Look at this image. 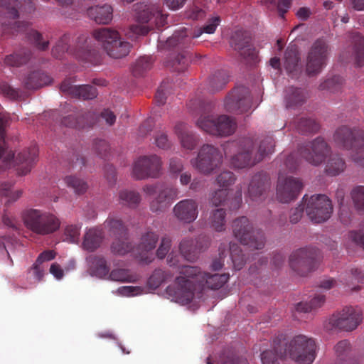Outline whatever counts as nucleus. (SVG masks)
Instances as JSON below:
<instances>
[{
    "label": "nucleus",
    "instance_id": "39448f33",
    "mask_svg": "<svg viewBox=\"0 0 364 364\" xmlns=\"http://www.w3.org/2000/svg\"><path fill=\"white\" fill-rule=\"evenodd\" d=\"M188 106L190 109L200 113L196 125L201 130L212 135L226 136L232 134L237 127L235 120L228 115H209L212 105L202 99H191Z\"/></svg>",
    "mask_w": 364,
    "mask_h": 364
},
{
    "label": "nucleus",
    "instance_id": "2eb2a0df",
    "mask_svg": "<svg viewBox=\"0 0 364 364\" xmlns=\"http://www.w3.org/2000/svg\"><path fill=\"white\" fill-rule=\"evenodd\" d=\"M331 148L322 136H317L299 146L298 152L301 158L315 166L321 165L331 154Z\"/></svg>",
    "mask_w": 364,
    "mask_h": 364
},
{
    "label": "nucleus",
    "instance_id": "7c9ffc66",
    "mask_svg": "<svg viewBox=\"0 0 364 364\" xmlns=\"http://www.w3.org/2000/svg\"><path fill=\"white\" fill-rule=\"evenodd\" d=\"M97 116L91 112H82L70 114L63 118L62 124L68 127L82 129L85 127H92L95 123Z\"/></svg>",
    "mask_w": 364,
    "mask_h": 364
},
{
    "label": "nucleus",
    "instance_id": "58836bf2",
    "mask_svg": "<svg viewBox=\"0 0 364 364\" xmlns=\"http://www.w3.org/2000/svg\"><path fill=\"white\" fill-rule=\"evenodd\" d=\"M90 274L99 278H104L109 274V268L106 259L102 256L93 255L88 258Z\"/></svg>",
    "mask_w": 364,
    "mask_h": 364
},
{
    "label": "nucleus",
    "instance_id": "6e6d98bb",
    "mask_svg": "<svg viewBox=\"0 0 364 364\" xmlns=\"http://www.w3.org/2000/svg\"><path fill=\"white\" fill-rule=\"evenodd\" d=\"M347 240L364 250V220L360 223L358 230H353L348 232Z\"/></svg>",
    "mask_w": 364,
    "mask_h": 364
},
{
    "label": "nucleus",
    "instance_id": "a19ab883",
    "mask_svg": "<svg viewBox=\"0 0 364 364\" xmlns=\"http://www.w3.org/2000/svg\"><path fill=\"white\" fill-rule=\"evenodd\" d=\"M336 360L335 364H354L350 356V343L347 340L339 341L335 346Z\"/></svg>",
    "mask_w": 364,
    "mask_h": 364
},
{
    "label": "nucleus",
    "instance_id": "49530a36",
    "mask_svg": "<svg viewBox=\"0 0 364 364\" xmlns=\"http://www.w3.org/2000/svg\"><path fill=\"white\" fill-rule=\"evenodd\" d=\"M346 169L345 161L338 155L331 156L325 166V172L331 176L339 175Z\"/></svg>",
    "mask_w": 364,
    "mask_h": 364
},
{
    "label": "nucleus",
    "instance_id": "473e14b6",
    "mask_svg": "<svg viewBox=\"0 0 364 364\" xmlns=\"http://www.w3.org/2000/svg\"><path fill=\"white\" fill-rule=\"evenodd\" d=\"M299 60L298 47L296 45L288 46L284 54V68L291 77H296L301 72Z\"/></svg>",
    "mask_w": 364,
    "mask_h": 364
},
{
    "label": "nucleus",
    "instance_id": "052dcab7",
    "mask_svg": "<svg viewBox=\"0 0 364 364\" xmlns=\"http://www.w3.org/2000/svg\"><path fill=\"white\" fill-rule=\"evenodd\" d=\"M109 279L120 282H132L135 281L134 276L129 274L128 269H115L109 274Z\"/></svg>",
    "mask_w": 364,
    "mask_h": 364
},
{
    "label": "nucleus",
    "instance_id": "69168bd1",
    "mask_svg": "<svg viewBox=\"0 0 364 364\" xmlns=\"http://www.w3.org/2000/svg\"><path fill=\"white\" fill-rule=\"evenodd\" d=\"M171 247V239L168 236L161 238L159 247L156 250V257L162 259L165 258Z\"/></svg>",
    "mask_w": 364,
    "mask_h": 364
},
{
    "label": "nucleus",
    "instance_id": "f3484780",
    "mask_svg": "<svg viewBox=\"0 0 364 364\" xmlns=\"http://www.w3.org/2000/svg\"><path fill=\"white\" fill-rule=\"evenodd\" d=\"M220 22V17L215 16L210 19L205 26L200 28L193 33L188 32L185 28L177 31L171 37L166 40V46L168 48H173L176 47L178 48H183L188 47L191 43L192 38L199 37L203 32L208 34L213 33Z\"/></svg>",
    "mask_w": 364,
    "mask_h": 364
},
{
    "label": "nucleus",
    "instance_id": "0eeeda50",
    "mask_svg": "<svg viewBox=\"0 0 364 364\" xmlns=\"http://www.w3.org/2000/svg\"><path fill=\"white\" fill-rule=\"evenodd\" d=\"M25 227L38 235H51L60 229L61 222L53 213L36 208H28L22 213Z\"/></svg>",
    "mask_w": 364,
    "mask_h": 364
},
{
    "label": "nucleus",
    "instance_id": "e433bc0d",
    "mask_svg": "<svg viewBox=\"0 0 364 364\" xmlns=\"http://www.w3.org/2000/svg\"><path fill=\"white\" fill-rule=\"evenodd\" d=\"M50 82V76L41 71L31 72L23 80V86L28 90L38 89L48 85Z\"/></svg>",
    "mask_w": 364,
    "mask_h": 364
},
{
    "label": "nucleus",
    "instance_id": "680f3d73",
    "mask_svg": "<svg viewBox=\"0 0 364 364\" xmlns=\"http://www.w3.org/2000/svg\"><path fill=\"white\" fill-rule=\"evenodd\" d=\"M190 58L187 53L178 54L171 62V66L175 71L184 72L189 65Z\"/></svg>",
    "mask_w": 364,
    "mask_h": 364
},
{
    "label": "nucleus",
    "instance_id": "dca6fc26",
    "mask_svg": "<svg viewBox=\"0 0 364 364\" xmlns=\"http://www.w3.org/2000/svg\"><path fill=\"white\" fill-rule=\"evenodd\" d=\"M333 141L340 147L358 153L364 150V131L343 125L333 136Z\"/></svg>",
    "mask_w": 364,
    "mask_h": 364
},
{
    "label": "nucleus",
    "instance_id": "bf43d9fd",
    "mask_svg": "<svg viewBox=\"0 0 364 364\" xmlns=\"http://www.w3.org/2000/svg\"><path fill=\"white\" fill-rule=\"evenodd\" d=\"M236 177L235 174L230 171H224L217 176L215 179L216 184L222 189H226L235 183Z\"/></svg>",
    "mask_w": 364,
    "mask_h": 364
},
{
    "label": "nucleus",
    "instance_id": "5fc2aeb1",
    "mask_svg": "<svg viewBox=\"0 0 364 364\" xmlns=\"http://www.w3.org/2000/svg\"><path fill=\"white\" fill-rule=\"evenodd\" d=\"M152 66V58L150 56L139 58L132 67V73L135 77H141Z\"/></svg>",
    "mask_w": 364,
    "mask_h": 364
},
{
    "label": "nucleus",
    "instance_id": "4d7b16f0",
    "mask_svg": "<svg viewBox=\"0 0 364 364\" xmlns=\"http://www.w3.org/2000/svg\"><path fill=\"white\" fill-rule=\"evenodd\" d=\"M350 196L355 209L358 211H364V186H354L350 191Z\"/></svg>",
    "mask_w": 364,
    "mask_h": 364
},
{
    "label": "nucleus",
    "instance_id": "8fccbe9b",
    "mask_svg": "<svg viewBox=\"0 0 364 364\" xmlns=\"http://www.w3.org/2000/svg\"><path fill=\"white\" fill-rule=\"evenodd\" d=\"M230 254L235 270H240L246 262V258L242 252L240 247L236 243H230Z\"/></svg>",
    "mask_w": 364,
    "mask_h": 364
},
{
    "label": "nucleus",
    "instance_id": "a211bd4d",
    "mask_svg": "<svg viewBox=\"0 0 364 364\" xmlns=\"http://www.w3.org/2000/svg\"><path fill=\"white\" fill-rule=\"evenodd\" d=\"M328 45L323 39L316 40L307 55L306 72L309 76H314L321 72L326 65Z\"/></svg>",
    "mask_w": 364,
    "mask_h": 364
},
{
    "label": "nucleus",
    "instance_id": "f257e3e1",
    "mask_svg": "<svg viewBox=\"0 0 364 364\" xmlns=\"http://www.w3.org/2000/svg\"><path fill=\"white\" fill-rule=\"evenodd\" d=\"M228 274L202 272L196 266H183L176 277L174 284L167 287V295L176 303L188 304L193 299L197 288L207 287L210 289L221 288L228 280Z\"/></svg>",
    "mask_w": 364,
    "mask_h": 364
},
{
    "label": "nucleus",
    "instance_id": "13d9d810",
    "mask_svg": "<svg viewBox=\"0 0 364 364\" xmlns=\"http://www.w3.org/2000/svg\"><path fill=\"white\" fill-rule=\"evenodd\" d=\"M343 80L340 76H333L331 78L326 80L320 84L319 90H327L332 93L339 92L343 85Z\"/></svg>",
    "mask_w": 364,
    "mask_h": 364
},
{
    "label": "nucleus",
    "instance_id": "c03bdc74",
    "mask_svg": "<svg viewBox=\"0 0 364 364\" xmlns=\"http://www.w3.org/2000/svg\"><path fill=\"white\" fill-rule=\"evenodd\" d=\"M326 301V296L323 294H316L309 302H299L295 305L298 312L308 313L321 307Z\"/></svg>",
    "mask_w": 364,
    "mask_h": 364
},
{
    "label": "nucleus",
    "instance_id": "de8ad7c7",
    "mask_svg": "<svg viewBox=\"0 0 364 364\" xmlns=\"http://www.w3.org/2000/svg\"><path fill=\"white\" fill-rule=\"evenodd\" d=\"M228 82V75L225 70H218L213 73L208 82V89L210 92L222 90Z\"/></svg>",
    "mask_w": 364,
    "mask_h": 364
},
{
    "label": "nucleus",
    "instance_id": "cd10ccee",
    "mask_svg": "<svg viewBox=\"0 0 364 364\" xmlns=\"http://www.w3.org/2000/svg\"><path fill=\"white\" fill-rule=\"evenodd\" d=\"M174 133L178 136L182 148L192 151L199 143V136L183 122H177L174 126Z\"/></svg>",
    "mask_w": 364,
    "mask_h": 364
},
{
    "label": "nucleus",
    "instance_id": "a18cd8bd",
    "mask_svg": "<svg viewBox=\"0 0 364 364\" xmlns=\"http://www.w3.org/2000/svg\"><path fill=\"white\" fill-rule=\"evenodd\" d=\"M294 123L296 130L303 134L316 133L320 128L319 124L312 118L301 117L295 119Z\"/></svg>",
    "mask_w": 364,
    "mask_h": 364
},
{
    "label": "nucleus",
    "instance_id": "412c9836",
    "mask_svg": "<svg viewBox=\"0 0 364 364\" xmlns=\"http://www.w3.org/2000/svg\"><path fill=\"white\" fill-rule=\"evenodd\" d=\"M303 188L301 181L296 178L284 177L279 174L277 186V198L283 203L295 200Z\"/></svg>",
    "mask_w": 364,
    "mask_h": 364
},
{
    "label": "nucleus",
    "instance_id": "c85d7f7f",
    "mask_svg": "<svg viewBox=\"0 0 364 364\" xmlns=\"http://www.w3.org/2000/svg\"><path fill=\"white\" fill-rule=\"evenodd\" d=\"M269 188V178L268 176L259 172L254 175L248 186V195L253 201H257L266 193Z\"/></svg>",
    "mask_w": 364,
    "mask_h": 364
},
{
    "label": "nucleus",
    "instance_id": "0e129e2a",
    "mask_svg": "<svg viewBox=\"0 0 364 364\" xmlns=\"http://www.w3.org/2000/svg\"><path fill=\"white\" fill-rule=\"evenodd\" d=\"M1 92L6 97L11 100H18L22 97V92L19 89H15L9 83L3 82L0 84Z\"/></svg>",
    "mask_w": 364,
    "mask_h": 364
},
{
    "label": "nucleus",
    "instance_id": "6ab92c4d",
    "mask_svg": "<svg viewBox=\"0 0 364 364\" xmlns=\"http://www.w3.org/2000/svg\"><path fill=\"white\" fill-rule=\"evenodd\" d=\"M161 166V158L155 154L141 156L133 164L132 175L137 180L158 178Z\"/></svg>",
    "mask_w": 364,
    "mask_h": 364
},
{
    "label": "nucleus",
    "instance_id": "37998d69",
    "mask_svg": "<svg viewBox=\"0 0 364 364\" xmlns=\"http://www.w3.org/2000/svg\"><path fill=\"white\" fill-rule=\"evenodd\" d=\"M353 44V58L358 67L364 65V37L359 33H355L352 36Z\"/></svg>",
    "mask_w": 364,
    "mask_h": 364
},
{
    "label": "nucleus",
    "instance_id": "b1692460",
    "mask_svg": "<svg viewBox=\"0 0 364 364\" xmlns=\"http://www.w3.org/2000/svg\"><path fill=\"white\" fill-rule=\"evenodd\" d=\"M208 245V238L203 235H199L195 240L191 237H185L179 244V250L185 259L194 262L198 258V254L205 250Z\"/></svg>",
    "mask_w": 364,
    "mask_h": 364
},
{
    "label": "nucleus",
    "instance_id": "6e6552de",
    "mask_svg": "<svg viewBox=\"0 0 364 364\" xmlns=\"http://www.w3.org/2000/svg\"><path fill=\"white\" fill-rule=\"evenodd\" d=\"M92 36L110 58H122L130 51L131 44L123 41L119 33L112 28L95 29L92 32Z\"/></svg>",
    "mask_w": 364,
    "mask_h": 364
},
{
    "label": "nucleus",
    "instance_id": "a878e982",
    "mask_svg": "<svg viewBox=\"0 0 364 364\" xmlns=\"http://www.w3.org/2000/svg\"><path fill=\"white\" fill-rule=\"evenodd\" d=\"M173 212L179 221L191 223L198 218V204L196 200L184 199L174 205Z\"/></svg>",
    "mask_w": 364,
    "mask_h": 364
},
{
    "label": "nucleus",
    "instance_id": "09e8293b",
    "mask_svg": "<svg viewBox=\"0 0 364 364\" xmlns=\"http://www.w3.org/2000/svg\"><path fill=\"white\" fill-rule=\"evenodd\" d=\"M172 277L173 274L169 271L156 269L148 279L147 284L151 289H156Z\"/></svg>",
    "mask_w": 364,
    "mask_h": 364
},
{
    "label": "nucleus",
    "instance_id": "f03ea898",
    "mask_svg": "<svg viewBox=\"0 0 364 364\" xmlns=\"http://www.w3.org/2000/svg\"><path fill=\"white\" fill-rule=\"evenodd\" d=\"M274 146L273 138L267 136L257 146L252 138L243 137L225 143L223 149L225 156L230 159L231 166L235 168H245L254 166L265 156L274 152Z\"/></svg>",
    "mask_w": 364,
    "mask_h": 364
},
{
    "label": "nucleus",
    "instance_id": "c9c22d12",
    "mask_svg": "<svg viewBox=\"0 0 364 364\" xmlns=\"http://www.w3.org/2000/svg\"><path fill=\"white\" fill-rule=\"evenodd\" d=\"M103 226L111 237H123L127 236V228L118 216L109 215L104 222Z\"/></svg>",
    "mask_w": 364,
    "mask_h": 364
},
{
    "label": "nucleus",
    "instance_id": "e2e57ef3",
    "mask_svg": "<svg viewBox=\"0 0 364 364\" xmlns=\"http://www.w3.org/2000/svg\"><path fill=\"white\" fill-rule=\"evenodd\" d=\"M228 193V190L222 188L215 191L211 195L210 203L215 207L225 205Z\"/></svg>",
    "mask_w": 364,
    "mask_h": 364
},
{
    "label": "nucleus",
    "instance_id": "72a5a7b5",
    "mask_svg": "<svg viewBox=\"0 0 364 364\" xmlns=\"http://www.w3.org/2000/svg\"><path fill=\"white\" fill-rule=\"evenodd\" d=\"M306 99V92L300 87L289 86L284 90V102L288 109H296L302 106Z\"/></svg>",
    "mask_w": 364,
    "mask_h": 364
},
{
    "label": "nucleus",
    "instance_id": "c756f323",
    "mask_svg": "<svg viewBox=\"0 0 364 364\" xmlns=\"http://www.w3.org/2000/svg\"><path fill=\"white\" fill-rule=\"evenodd\" d=\"M38 156V150L36 145H32L28 149L20 152L16 159V164L19 166L17 168L18 174L24 176L29 173Z\"/></svg>",
    "mask_w": 364,
    "mask_h": 364
},
{
    "label": "nucleus",
    "instance_id": "4c0bfd02",
    "mask_svg": "<svg viewBox=\"0 0 364 364\" xmlns=\"http://www.w3.org/2000/svg\"><path fill=\"white\" fill-rule=\"evenodd\" d=\"M31 56V52L28 48H21L7 55L4 60L5 65L18 68L26 64Z\"/></svg>",
    "mask_w": 364,
    "mask_h": 364
},
{
    "label": "nucleus",
    "instance_id": "20e7f679",
    "mask_svg": "<svg viewBox=\"0 0 364 364\" xmlns=\"http://www.w3.org/2000/svg\"><path fill=\"white\" fill-rule=\"evenodd\" d=\"M273 348L262 353V364H279V358H289L296 364H311L316 357L317 346L314 339L302 334L294 336L279 350L274 341Z\"/></svg>",
    "mask_w": 364,
    "mask_h": 364
},
{
    "label": "nucleus",
    "instance_id": "79ce46f5",
    "mask_svg": "<svg viewBox=\"0 0 364 364\" xmlns=\"http://www.w3.org/2000/svg\"><path fill=\"white\" fill-rule=\"evenodd\" d=\"M119 203L132 208H136L141 202L140 194L133 190L123 189L118 194Z\"/></svg>",
    "mask_w": 364,
    "mask_h": 364
},
{
    "label": "nucleus",
    "instance_id": "338daca9",
    "mask_svg": "<svg viewBox=\"0 0 364 364\" xmlns=\"http://www.w3.org/2000/svg\"><path fill=\"white\" fill-rule=\"evenodd\" d=\"M169 87V82L164 81L158 88L155 95V101L158 105H163L166 103V94L168 92Z\"/></svg>",
    "mask_w": 364,
    "mask_h": 364
},
{
    "label": "nucleus",
    "instance_id": "9b49d317",
    "mask_svg": "<svg viewBox=\"0 0 364 364\" xmlns=\"http://www.w3.org/2000/svg\"><path fill=\"white\" fill-rule=\"evenodd\" d=\"M143 191L149 196L156 194L149 205L150 210L156 213L166 210L178 195V190L176 188L164 183L146 185L143 187Z\"/></svg>",
    "mask_w": 364,
    "mask_h": 364
},
{
    "label": "nucleus",
    "instance_id": "774afa93",
    "mask_svg": "<svg viewBox=\"0 0 364 364\" xmlns=\"http://www.w3.org/2000/svg\"><path fill=\"white\" fill-rule=\"evenodd\" d=\"M81 226L79 225H70L65 229L66 239L70 242H77L80 232Z\"/></svg>",
    "mask_w": 364,
    "mask_h": 364
},
{
    "label": "nucleus",
    "instance_id": "423d86ee",
    "mask_svg": "<svg viewBox=\"0 0 364 364\" xmlns=\"http://www.w3.org/2000/svg\"><path fill=\"white\" fill-rule=\"evenodd\" d=\"M70 36L65 33L57 41L52 49V54L56 58H60L65 53L74 55L76 58L89 62L93 65L100 64L102 56L100 51L91 44V39L82 34L77 36L73 45L70 44Z\"/></svg>",
    "mask_w": 364,
    "mask_h": 364
},
{
    "label": "nucleus",
    "instance_id": "f704fd0d",
    "mask_svg": "<svg viewBox=\"0 0 364 364\" xmlns=\"http://www.w3.org/2000/svg\"><path fill=\"white\" fill-rule=\"evenodd\" d=\"M87 14L97 23L108 24L113 17V9L107 4L91 6L87 9Z\"/></svg>",
    "mask_w": 364,
    "mask_h": 364
},
{
    "label": "nucleus",
    "instance_id": "4468645a",
    "mask_svg": "<svg viewBox=\"0 0 364 364\" xmlns=\"http://www.w3.org/2000/svg\"><path fill=\"white\" fill-rule=\"evenodd\" d=\"M305 211L309 218L314 223H321L328 220L333 213V205L329 198L323 194H315L310 197L305 195Z\"/></svg>",
    "mask_w": 364,
    "mask_h": 364
},
{
    "label": "nucleus",
    "instance_id": "3c124183",
    "mask_svg": "<svg viewBox=\"0 0 364 364\" xmlns=\"http://www.w3.org/2000/svg\"><path fill=\"white\" fill-rule=\"evenodd\" d=\"M63 181L68 188H72L78 195L85 193L88 188L87 183L75 176H67Z\"/></svg>",
    "mask_w": 364,
    "mask_h": 364
},
{
    "label": "nucleus",
    "instance_id": "bb28decb",
    "mask_svg": "<svg viewBox=\"0 0 364 364\" xmlns=\"http://www.w3.org/2000/svg\"><path fill=\"white\" fill-rule=\"evenodd\" d=\"M159 235L152 230L147 231L141 235L140 242L136 247V250L140 256L141 260L146 264L152 262L154 257L152 252L159 241Z\"/></svg>",
    "mask_w": 364,
    "mask_h": 364
},
{
    "label": "nucleus",
    "instance_id": "393cba45",
    "mask_svg": "<svg viewBox=\"0 0 364 364\" xmlns=\"http://www.w3.org/2000/svg\"><path fill=\"white\" fill-rule=\"evenodd\" d=\"M73 81L69 78L62 82L60 86L61 92L72 97L92 100L97 96V89L89 85H74Z\"/></svg>",
    "mask_w": 364,
    "mask_h": 364
},
{
    "label": "nucleus",
    "instance_id": "aec40b11",
    "mask_svg": "<svg viewBox=\"0 0 364 364\" xmlns=\"http://www.w3.org/2000/svg\"><path fill=\"white\" fill-rule=\"evenodd\" d=\"M252 107L249 89L242 86L235 87L226 97L225 108L228 112L237 114L247 112Z\"/></svg>",
    "mask_w": 364,
    "mask_h": 364
},
{
    "label": "nucleus",
    "instance_id": "f8f14e48",
    "mask_svg": "<svg viewBox=\"0 0 364 364\" xmlns=\"http://www.w3.org/2000/svg\"><path fill=\"white\" fill-rule=\"evenodd\" d=\"M191 164L199 173L209 176L220 168L223 155L220 150L211 144H203L197 156L191 160Z\"/></svg>",
    "mask_w": 364,
    "mask_h": 364
},
{
    "label": "nucleus",
    "instance_id": "5701e85b",
    "mask_svg": "<svg viewBox=\"0 0 364 364\" xmlns=\"http://www.w3.org/2000/svg\"><path fill=\"white\" fill-rule=\"evenodd\" d=\"M134 11L139 23H148L152 17L156 16V25L158 28L162 27L166 23L167 16L161 14V8L157 4H152L148 1H142L134 4Z\"/></svg>",
    "mask_w": 364,
    "mask_h": 364
},
{
    "label": "nucleus",
    "instance_id": "4be33fe9",
    "mask_svg": "<svg viewBox=\"0 0 364 364\" xmlns=\"http://www.w3.org/2000/svg\"><path fill=\"white\" fill-rule=\"evenodd\" d=\"M230 46L247 61H255L257 50L252 44V38L247 31L237 30L230 39Z\"/></svg>",
    "mask_w": 364,
    "mask_h": 364
},
{
    "label": "nucleus",
    "instance_id": "ddd939ff",
    "mask_svg": "<svg viewBox=\"0 0 364 364\" xmlns=\"http://www.w3.org/2000/svg\"><path fill=\"white\" fill-rule=\"evenodd\" d=\"M320 262L318 249L313 247L300 248L289 257V265L298 274L304 277L314 271Z\"/></svg>",
    "mask_w": 364,
    "mask_h": 364
},
{
    "label": "nucleus",
    "instance_id": "ea45409f",
    "mask_svg": "<svg viewBox=\"0 0 364 364\" xmlns=\"http://www.w3.org/2000/svg\"><path fill=\"white\" fill-rule=\"evenodd\" d=\"M102 238L103 233L101 229L91 228L87 231L84 236L82 246L84 249L93 252L100 247Z\"/></svg>",
    "mask_w": 364,
    "mask_h": 364
},
{
    "label": "nucleus",
    "instance_id": "1a4fd4ad",
    "mask_svg": "<svg viewBox=\"0 0 364 364\" xmlns=\"http://www.w3.org/2000/svg\"><path fill=\"white\" fill-rule=\"evenodd\" d=\"M232 229L234 237L240 242L252 250H261L264 247V232L253 228L252 224L245 216L232 221Z\"/></svg>",
    "mask_w": 364,
    "mask_h": 364
},
{
    "label": "nucleus",
    "instance_id": "2f4dec72",
    "mask_svg": "<svg viewBox=\"0 0 364 364\" xmlns=\"http://www.w3.org/2000/svg\"><path fill=\"white\" fill-rule=\"evenodd\" d=\"M8 123V117L0 113V169L6 168L14 158V154L9 150L5 141L4 129Z\"/></svg>",
    "mask_w": 364,
    "mask_h": 364
},
{
    "label": "nucleus",
    "instance_id": "864d4df0",
    "mask_svg": "<svg viewBox=\"0 0 364 364\" xmlns=\"http://www.w3.org/2000/svg\"><path fill=\"white\" fill-rule=\"evenodd\" d=\"M226 213L223 208H218L212 211L210 216L211 227L218 232L225 230Z\"/></svg>",
    "mask_w": 364,
    "mask_h": 364
},
{
    "label": "nucleus",
    "instance_id": "603ef678",
    "mask_svg": "<svg viewBox=\"0 0 364 364\" xmlns=\"http://www.w3.org/2000/svg\"><path fill=\"white\" fill-rule=\"evenodd\" d=\"M115 240L111 245V251L114 255H124L132 250V245L129 242L127 236L114 237Z\"/></svg>",
    "mask_w": 364,
    "mask_h": 364
},
{
    "label": "nucleus",
    "instance_id": "7ed1b4c3",
    "mask_svg": "<svg viewBox=\"0 0 364 364\" xmlns=\"http://www.w3.org/2000/svg\"><path fill=\"white\" fill-rule=\"evenodd\" d=\"M35 10L32 0H0V14L5 16L8 21L1 24L4 33L15 34L25 32L26 38L40 50H46L49 46L48 40H43L41 33L29 28V23L26 21H16L18 11L31 13Z\"/></svg>",
    "mask_w": 364,
    "mask_h": 364
},
{
    "label": "nucleus",
    "instance_id": "9d476101",
    "mask_svg": "<svg viewBox=\"0 0 364 364\" xmlns=\"http://www.w3.org/2000/svg\"><path fill=\"white\" fill-rule=\"evenodd\" d=\"M363 321V312L358 306H345L342 310L333 314L325 324L328 331L355 330Z\"/></svg>",
    "mask_w": 364,
    "mask_h": 364
}]
</instances>
